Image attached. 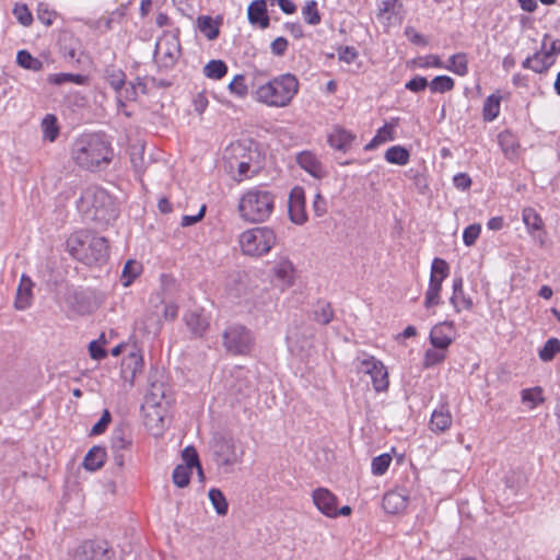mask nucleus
I'll list each match as a JSON object with an SVG mask.
<instances>
[{
	"mask_svg": "<svg viewBox=\"0 0 560 560\" xmlns=\"http://www.w3.org/2000/svg\"><path fill=\"white\" fill-rule=\"evenodd\" d=\"M501 100V95L495 93L486 98L482 107V117L485 121H492L499 116Z\"/></svg>",
	"mask_w": 560,
	"mask_h": 560,
	"instance_id": "37",
	"label": "nucleus"
},
{
	"mask_svg": "<svg viewBox=\"0 0 560 560\" xmlns=\"http://www.w3.org/2000/svg\"><path fill=\"white\" fill-rule=\"evenodd\" d=\"M392 463V456L388 453H383L372 459L371 471L374 476H383Z\"/></svg>",
	"mask_w": 560,
	"mask_h": 560,
	"instance_id": "48",
	"label": "nucleus"
},
{
	"mask_svg": "<svg viewBox=\"0 0 560 560\" xmlns=\"http://www.w3.org/2000/svg\"><path fill=\"white\" fill-rule=\"evenodd\" d=\"M32 288L33 282L30 277L23 275L21 277V281L19 288L16 290V298L14 301V306L16 310H26L31 306L32 302Z\"/></svg>",
	"mask_w": 560,
	"mask_h": 560,
	"instance_id": "28",
	"label": "nucleus"
},
{
	"mask_svg": "<svg viewBox=\"0 0 560 560\" xmlns=\"http://www.w3.org/2000/svg\"><path fill=\"white\" fill-rule=\"evenodd\" d=\"M132 445L130 428L127 424L116 427L110 436V448L113 452L129 451Z\"/></svg>",
	"mask_w": 560,
	"mask_h": 560,
	"instance_id": "24",
	"label": "nucleus"
},
{
	"mask_svg": "<svg viewBox=\"0 0 560 560\" xmlns=\"http://www.w3.org/2000/svg\"><path fill=\"white\" fill-rule=\"evenodd\" d=\"M208 497L218 515L224 516L228 514L229 503L224 493L219 488H211Z\"/></svg>",
	"mask_w": 560,
	"mask_h": 560,
	"instance_id": "42",
	"label": "nucleus"
},
{
	"mask_svg": "<svg viewBox=\"0 0 560 560\" xmlns=\"http://www.w3.org/2000/svg\"><path fill=\"white\" fill-rule=\"evenodd\" d=\"M43 138L49 142L57 140L60 133L57 117L52 114H47L42 120Z\"/></svg>",
	"mask_w": 560,
	"mask_h": 560,
	"instance_id": "36",
	"label": "nucleus"
},
{
	"mask_svg": "<svg viewBox=\"0 0 560 560\" xmlns=\"http://www.w3.org/2000/svg\"><path fill=\"white\" fill-rule=\"evenodd\" d=\"M304 21L310 25H318L322 22V15L315 0H308L302 9Z\"/></svg>",
	"mask_w": 560,
	"mask_h": 560,
	"instance_id": "45",
	"label": "nucleus"
},
{
	"mask_svg": "<svg viewBox=\"0 0 560 560\" xmlns=\"http://www.w3.org/2000/svg\"><path fill=\"white\" fill-rule=\"evenodd\" d=\"M229 90L232 94L238 97H244L248 93V86L245 84V77L236 74L229 84Z\"/></svg>",
	"mask_w": 560,
	"mask_h": 560,
	"instance_id": "54",
	"label": "nucleus"
},
{
	"mask_svg": "<svg viewBox=\"0 0 560 560\" xmlns=\"http://www.w3.org/2000/svg\"><path fill=\"white\" fill-rule=\"evenodd\" d=\"M16 63L23 69L31 71H40L43 69V62L34 57L28 50L21 49L16 54Z\"/></svg>",
	"mask_w": 560,
	"mask_h": 560,
	"instance_id": "39",
	"label": "nucleus"
},
{
	"mask_svg": "<svg viewBox=\"0 0 560 560\" xmlns=\"http://www.w3.org/2000/svg\"><path fill=\"white\" fill-rule=\"evenodd\" d=\"M72 158L80 167L94 171L110 163L113 149L104 133H83L72 144Z\"/></svg>",
	"mask_w": 560,
	"mask_h": 560,
	"instance_id": "2",
	"label": "nucleus"
},
{
	"mask_svg": "<svg viewBox=\"0 0 560 560\" xmlns=\"http://www.w3.org/2000/svg\"><path fill=\"white\" fill-rule=\"evenodd\" d=\"M266 153L258 141L248 139L231 144V156L229 167L236 170L233 176L236 182L253 178L265 168Z\"/></svg>",
	"mask_w": 560,
	"mask_h": 560,
	"instance_id": "1",
	"label": "nucleus"
},
{
	"mask_svg": "<svg viewBox=\"0 0 560 560\" xmlns=\"http://www.w3.org/2000/svg\"><path fill=\"white\" fill-rule=\"evenodd\" d=\"M105 343L106 341H101V339L92 340L89 343V353L93 360L100 361L107 357V351L104 348Z\"/></svg>",
	"mask_w": 560,
	"mask_h": 560,
	"instance_id": "59",
	"label": "nucleus"
},
{
	"mask_svg": "<svg viewBox=\"0 0 560 560\" xmlns=\"http://www.w3.org/2000/svg\"><path fill=\"white\" fill-rule=\"evenodd\" d=\"M313 503L327 517L336 518L338 498L327 488H317L312 493Z\"/></svg>",
	"mask_w": 560,
	"mask_h": 560,
	"instance_id": "15",
	"label": "nucleus"
},
{
	"mask_svg": "<svg viewBox=\"0 0 560 560\" xmlns=\"http://www.w3.org/2000/svg\"><path fill=\"white\" fill-rule=\"evenodd\" d=\"M399 117H394L390 121L377 129L376 135L382 138L383 142L395 140V128L399 126Z\"/></svg>",
	"mask_w": 560,
	"mask_h": 560,
	"instance_id": "51",
	"label": "nucleus"
},
{
	"mask_svg": "<svg viewBox=\"0 0 560 560\" xmlns=\"http://www.w3.org/2000/svg\"><path fill=\"white\" fill-rule=\"evenodd\" d=\"M275 275L278 279L282 280L287 284H292V273L294 267L289 259L280 260L273 268Z\"/></svg>",
	"mask_w": 560,
	"mask_h": 560,
	"instance_id": "46",
	"label": "nucleus"
},
{
	"mask_svg": "<svg viewBox=\"0 0 560 560\" xmlns=\"http://www.w3.org/2000/svg\"><path fill=\"white\" fill-rule=\"evenodd\" d=\"M162 322L156 314H149L143 320V331L158 335L161 331Z\"/></svg>",
	"mask_w": 560,
	"mask_h": 560,
	"instance_id": "57",
	"label": "nucleus"
},
{
	"mask_svg": "<svg viewBox=\"0 0 560 560\" xmlns=\"http://www.w3.org/2000/svg\"><path fill=\"white\" fill-rule=\"evenodd\" d=\"M429 86V81L425 77L415 75L408 82H406L405 88L413 93H419L424 91Z\"/></svg>",
	"mask_w": 560,
	"mask_h": 560,
	"instance_id": "61",
	"label": "nucleus"
},
{
	"mask_svg": "<svg viewBox=\"0 0 560 560\" xmlns=\"http://www.w3.org/2000/svg\"><path fill=\"white\" fill-rule=\"evenodd\" d=\"M523 221L529 230H540L542 221L533 208L523 210Z\"/></svg>",
	"mask_w": 560,
	"mask_h": 560,
	"instance_id": "55",
	"label": "nucleus"
},
{
	"mask_svg": "<svg viewBox=\"0 0 560 560\" xmlns=\"http://www.w3.org/2000/svg\"><path fill=\"white\" fill-rule=\"evenodd\" d=\"M298 165L316 179L325 177L326 172L315 154L310 151L300 152L296 155Z\"/></svg>",
	"mask_w": 560,
	"mask_h": 560,
	"instance_id": "21",
	"label": "nucleus"
},
{
	"mask_svg": "<svg viewBox=\"0 0 560 560\" xmlns=\"http://www.w3.org/2000/svg\"><path fill=\"white\" fill-rule=\"evenodd\" d=\"M86 81V77L80 73H68V72H60V73H52L49 74L47 78V82L52 85H63L66 83H74L78 85L84 84Z\"/></svg>",
	"mask_w": 560,
	"mask_h": 560,
	"instance_id": "35",
	"label": "nucleus"
},
{
	"mask_svg": "<svg viewBox=\"0 0 560 560\" xmlns=\"http://www.w3.org/2000/svg\"><path fill=\"white\" fill-rule=\"evenodd\" d=\"M223 347L231 355H247L255 345V337L250 329L242 324L229 325L222 334Z\"/></svg>",
	"mask_w": 560,
	"mask_h": 560,
	"instance_id": "8",
	"label": "nucleus"
},
{
	"mask_svg": "<svg viewBox=\"0 0 560 560\" xmlns=\"http://www.w3.org/2000/svg\"><path fill=\"white\" fill-rule=\"evenodd\" d=\"M67 302L69 308L81 316L94 313L102 304L101 299L92 289L74 291L69 295Z\"/></svg>",
	"mask_w": 560,
	"mask_h": 560,
	"instance_id": "10",
	"label": "nucleus"
},
{
	"mask_svg": "<svg viewBox=\"0 0 560 560\" xmlns=\"http://www.w3.org/2000/svg\"><path fill=\"white\" fill-rule=\"evenodd\" d=\"M106 457V448L101 445H94L88 451L82 465L89 471H96L104 466Z\"/></svg>",
	"mask_w": 560,
	"mask_h": 560,
	"instance_id": "27",
	"label": "nucleus"
},
{
	"mask_svg": "<svg viewBox=\"0 0 560 560\" xmlns=\"http://www.w3.org/2000/svg\"><path fill=\"white\" fill-rule=\"evenodd\" d=\"M450 266L445 259L435 257L431 265L430 276H434L435 279L443 281L448 277Z\"/></svg>",
	"mask_w": 560,
	"mask_h": 560,
	"instance_id": "50",
	"label": "nucleus"
},
{
	"mask_svg": "<svg viewBox=\"0 0 560 560\" xmlns=\"http://www.w3.org/2000/svg\"><path fill=\"white\" fill-rule=\"evenodd\" d=\"M362 371L371 376L375 392L381 393L388 389V372L382 361L370 357L361 362Z\"/></svg>",
	"mask_w": 560,
	"mask_h": 560,
	"instance_id": "12",
	"label": "nucleus"
},
{
	"mask_svg": "<svg viewBox=\"0 0 560 560\" xmlns=\"http://www.w3.org/2000/svg\"><path fill=\"white\" fill-rule=\"evenodd\" d=\"M122 373L125 374V378L128 377V373H130V380L132 381L138 372H141L143 369V358L138 352H130L121 363Z\"/></svg>",
	"mask_w": 560,
	"mask_h": 560,
	"instance_id": "30",
	"label": "nucleus"
},
{
	"mask_svg": "<svg viewBox=\"0 0 560 560\" xmlns=\"http://www.w3.org/2000/svg\"><path fill=\"white\" fill-rule=\"evenodd\" d=\"M288 214L292 223L302 225L307 221L305 210V192L300 186L291 189L288 200Z\"/></svg>",
	"mask_w": 560,
	"mask_h": 560,
	"instance_id": "14",
	"label": "nucleus"
},
{
	"mask_svg": "<svg viewBox=\"0 0 560 560\" xmlns=\"http://www.w3.org/2000/svg\"><path fill=\"white\" fill-rule=\"evenodd\" d=\"M221 23H222V16H217V19H213L210 15H199L196 21L197 28L209 40H214L219 37Z\"/></svg>",
	"mask_w": 560,
	"mask_h": 560,
	"instance_id": "26",
	"label": "nucleus"
},
{
	"mask_svg": "<svg viewBox=\"0 0 560 560\" xmlns=\"http://www.w3.org/2000/svg\"><path fill=\"white\" fill-rule=\"evenodd\" d=\"M156 375L158 371H154L149 376V397L151 401L158 407L162 406L163 401H165L166 405H170L172 401L171 388L164 382L156 380Z\"/></svg>",
	"mask_w": 560,
	"mask_h": 560,
	"instance_id": "19",
	"label": "nucleus"
},
{
	"mask_svg": "<svg viewBox=\"0 0 560 560\" xmlns=\"http://www.w3.org/2000/svg\"><path fill=\"white\" fill-rule=\"evenodd\" d=\"M77 208L85 220L97 225H107L118 217L113 197L98 186L86 187L77 201Z\"/></svg>",
	"mask_w": 560,
	"mask_h": 560,
	"instance_id": "4",
	"label": "nucleus"
},
{
	"mask_svg": "<svg viewBox=\"0 0 560 560\" xmlns=\"http://www.w3.org/2000/svg\"><path fill=\"white\" fill-rule=\"evenodd\" d=\"M560 352V340L558 338H550L546 341L544 347L539 350L538 355L541 361H551L557 353Z\"/></svg>",
	"mask_w": 560,
	"mask_h": 560,
	"instance_id": "47",
	"label": "nucleus"
},
{
	"mask_svg": "<svg viewBox=\"0 0 560 560\" xmlns=\"http://www.w3.org/2000/svg\"><path fill=\"white\" fill-rule=\"evenodd\" d=\"M334 308L328 301H318L313 310V319L320 325H328L334 318Z\"/></svg>",
	"mask_w": 560,
	"mask_h": 560,
	"instance_id": "32",
	"label": "nucleus"
},
{
	"mask_svg": "<svg viewBox=\"0 0 560 560\" xmlns=\"http://www.w3.org/2000/svg\"><path fill=\"white\" fill-rule=\"evenodd\" d=\"M455 81L453 78L442 74L434 77L431 82H429V88L432 93H446L454 89Z\"/></svg>",
	"mask_w": 560,
	"mask_h": 560,
	"instance_id": "43",
	"label": "nucleus"
},
{
	"mask_svg": "<svg viewBox=\"0 0 560 560\" xmlns=\"http://www.w3.org/2000/svg\"><path fill=\"white\" fill-rule=\"evenodd\" d=\"M442 283L443 281L435 279L434 276H430L429 287L424 299L425 308H431L432 306L439 305L441 303L440 292L442 290Z\"/></svg>",
	"mask_w": 560,
	"mask_h": 560,
	"instance_id": "34",
	"label": "nucleus"
},
{
	"mask_svg": "<svg viewBox=\"0 0 560 560\" xmlns=\"http://www.w3.org/2000/svg\"><path fill=\"white\" fill-rule=\"evenodd\" d=\"M445 351L446 350H438L433 347L427 349L423 358V368L428 369L442 363L446 358Z\"/></svg>",
	"mask_w": 560,
	"mask_h": 560,
	"instance_id": "49",
	"label": "nucleus"
},
{
	"mask_svg": "<svg viewBox=\"0 0 560 560\" xmlns=\"http://www.w3.org/2000/svg\"><path fill=\"white\" fill-rule=\"evenodd\" d=\"M228 65L221 59H212L203 67V74L208 79L221 80L228 73Z\"/></svg>",
	"mask_w": 560,
	"mask_h": 560,
	"instance_id": "38",
	"label": "nucleus"
},
{
	"mask_svg": "<svg viewBox=\"0 0 560 560\" xmlns=\"http://www.w3.org/2000/svg\"><path fill=\"white\" fill-rule=\"evenodd\" d=\"M105 79L108 82V84L114 89L115 92L120 91L124 85L126 84V74L125 72L115 67V66H108L105 69Z\"/></svg>",
	"mask_w": 560,
	"mask_h": 560,
	"instance_id": "41",
	"label": "nucleus"
},
{
	"mask_svg": "<svg viewBox=\"0 0 560 560\" xmlns=\"http://www.w3.org/2000/svg\"><path fill=\"white\" fill-rule=\"evenodd\" d=\"M503 483L505 499L510 500L527 483V477L523 470L512 469L504 475Z\"/></svg>",
	"mask_w": 560,
	"mask_h": 560,
	"instance_id": "20",
	"label": "nucleus"
},
{
	"mask_svg": "<svg viewBox=\"0 0 560 560\" xmlns=\"http://www.w3.org/2000/svg\"><path fill=\"white\" fill-rule=\"evenodd\" d=\"M354 140L355 135L339 125L334 126L327 136L328 144L335 150L342 152H347Z\"/></svg>",
	"mask_w": 560,
	"mask_h": 560,
	"instance_id": "18",
	"label": "nucleus"
},
{
	"mask_svg": "<svg viewBox=\"0 0 560 560\" xmlns=\"http://www.w3.org/2000/svg\"><path fill=\"white\" fill-rule=\"evenodd\" d=\"M481 232V226L478 223H474L465 228L463 232V242L466 246H472Z\"/></svg>",
	"mask_w": 560,
	"mask_h": 560,
	"instance_id": "58",
	"label": "nucleus"
},
{
	"mask_svg": "<svg viewBox=\"0 0 560 560\" xmlns=\"http://www.w3.org/2000/svg\"><path fill=\"white\" fill-rule=\"evenodd\" d=\"M180 46L177 44L174 49L168 48L161 58V66L164 68H173L179 55Z\"/></svg>",
	"mask_w": 560,
	"mask_h": 560,
	"instance_id": "62",
	"label": "nucleus"
},
{
	"mask_svg": "<svg viewBox=\"0 0 560 560\" xmlns=\"http://www.w3.org/2000/svg\"><path fill=\"white\" fill-rule=\"evenodd\" d=\"M114 555L107 541L85 540L74 550L72 560H114Z\"/></svg>",
	"mask_w": 560,
	"mask_h": 560,
	"instance_id": "11",
	"label": "nucleus"
},
{
	"mask_svg": "<svg viewBox=\"0 0 560 560\" xmlns=\"http://www.w3.org/2000/svg\"><path fill=\"white\" fill-rule=\"evenodd\" d=\"M444 68L453 73L464 77L468 73V61L465 52H457L450 57L448 65Z\"/></svg>",
	"mask_w": 560,
	"mask_h": 560,
	"instance_id": "40",
	"label": "nucleus"
},
{
	"mask_svg": "<svg viewBox=\"0 0 560 560\" xmlns=\"http://www.w3.org/2000/svg\"><path fill=\"white\" fill-rule=\"evenodd\" d=\"M13 14L18 22L23 26H30L33 23L32 12L24 3H16L13 9Z\"/></svg>",
	"mask_w": 560,
	"mask_h": 560,
	"instance_id": "52",
	"label": "nucleus"
},
{
	"mask_svg": "<svg viewBox=\"0 0 560 560\" xmlns=\"http://www.w3.org/2000/svg\"><path fill=\"white\" fill-rule=\"evenodd\" d=\"M69 254L88 266H101L109 257L108 241L104 236L81 230L71 234L66 242Z\"/></svg>",
	"mask_w": 560,
	"mask_h": 560,
	"instance_id": "3",
	"label": "nucleus"
},
{
	"mask_svg": "<svg viewBox=\"0 0 560 560\" xmlns=\"http://www.w3.org/2000/svg\"><path fill=\"white\" fill-rule=\"evenodd\" d=\"M558 40H552L550 48H546V40L542 42L541 51L535 52L532 56L533 71L544 72L548 70L556 61V54L560 51V47L557 46Z\"/></svg>",
	"mask_w": 560,
	"mask_h": 560,
	"instance_id": "16",
	"label": "nucleus"
},
{
	"mask_svg": "<svg viewBox=\"0 0 560 560\" xmlns=\"http://www.w3.org/2000/svg\"><path fill=\"white\" fill-rule=\"evenodd\" d=\"M213 462L218 466H233L240 460L233 436L214 433L209 442Z\"/></svg>",
	"mask_w": 560,
	"mask_h": 560,
	"instance_id": "9",
	"label": "nucleus"
},
{
	"mask_svg": "<svg viewBox=\"0 0 560 560\" xmlns=\"http://www.w3.org/2000/svg\"><path fill=\"white\" fill-rule=\"evenodd\" d=\"M409 495L398 490H392L384 494L382 506L388 514H398L408 505Z\"/></svg>",
	"mask_w": 560,
	"mask_h": 560,
	"instance_id": "23",
	"label": "nucleus"
},
{
	"mask_svg": "<svg viewBox=\"0 0 560 560\" xmlns=\"http://www.w3.org/2000/svg\"><path fill=\"white\" fill-rule=\"evenodd\" d=\"M299 92V80L292 73H283L265 83L258 84L253 97L272 107H285Z\"/></svg>",
	"mask_w": 560,
	"mask_h": 560,
	"instance_id": "5",
	"label": "nucleus"
},
{
	"mask_svg": "<svg viewBox=\"0 0 560 560\" xmlns=\"http://www.w3.org/2000/svg\"><path fill=\"white\" fill-rule=\"evenodd\" d=\"M276 196L264 186H256L244 192L238 201L240 217L249 223L267 221L275 210Z\"/></svg>",
	"mask_w": 560,
	"mask_h": 560,
	"instance_id": "6",
	"label": "nucleus"
},
{
	"mask_svg": "<svg viewBox=\"0 0 560 560\" xmlns=\"http://www.w3.org/2000/svg\"><path fill=\"white\" fill-rule=\"evenodd\" d=\"M112 421V415L108 409H104L98 421L92 427L90 435H100L104 433Z\"/></svg>",
	"mask_w": 560,
	"mask_h": 560,
	"instance_id": "60",
	"label": "nucleus"
},
{
	"mask_svg": "<svg viewBox=\"0 0 560 560\" xmlns=\"http://www.w3.org/2000/svg\"><path fill=\"white\" fill-rule=\"evenodd\" d=\"M523 402H529L530 407H536L542 399V390L540 387L526 388L522 390Z\"/></svg>",
	"mask_w": 560,
	"mask_h": 560,
	"instance_id": "56",
	"label": "nucleus"
},
{
	"mask_svg": "<svg viewBox=\"0 0 560 560\" xmlns=\"http://www.w3.org/2000/svg\"><path fill=\"white\" fill-rule=\"evenodd\" d=\"M499 143L501 145V149L505 153V155L515 154L516 152V144L513 140L512 135L510 133H500L499 135Z\"/></svg>",
	"mask_w": 560,
	"mask_h": 560,
	"instance_id": "63",
	"label": "nucleus"
},
{
	"mask_svg": "<svg viewBox=\"0 0 560 560\" xmlns=\"http://www.w3.org/2000/svg\"><path fill=\"white\" fill-rule=\"evenodd\" d=\"M460 299L465 310H471L474 306L472 300L470 296H466L463 289V278L456 277L453 280V295L450 299L451 304L454 306L455 312L459 313L460 308L458 306L457 300Z\"/></svg>",
	"mask_w": 560,
	"mask_h": 560,
	"instance_id": "29",
	"label": "nucleus"
},
{
	"mask_svg": "<svg viewBox=\"0 0 560 560\" xmlns=\"http://www.w3.org/2000/svg\"><path fill=\"white\" fill-rule=\"evenodd\" d=\"M337 51L339 59L346 63H352L359 56L358 50L352 46H340Z\"/></svg>",
	"mask_w": 560,
	"mask_h": 560,
	"instance_id": "64",
	"label": "nucleus"
},
{
	"mask_svg": "<svg viewBox=\"0 0 560 560\" xmlns=\"http://www.w3.org/2000/svg\"><path fill=\"white\" fill-rule=\"evenodd\" d=\"M276 232L269 226L249 229L240 235V246L247 256H262L276 245Z\"/></svg>",
	"mask_w": 560,
	"mask_h": 560,
	"instance_id": "7",
	"label": "nucleus"
},
{
	"mask_svg": "<svg viewBox=\"0 0 560 560\" xmlns=\"http://www.w3.org/2000/svg\"><path fill=\"white\" fill-rule=\"evenodd\" d=\"M182 458L184 460L183 465L189 467L190 469H194V467L201 464L199 454L192 445H188L182 451Z\"/></svg>",
	"mask_w": 560,
	"mask_h": 560,
	"instance_id": "53",
	"label": "nucleus"
},
{
	"mask_svg": "<svg viewBox=\"0 0 560 560\" xmlns=\"http://www.w3.org/2000/svg\"><path fill=\"white\" fill-rule=\"evenodd\" d=\"M385 160L390 164L404 166L410 160V152L406 147L393 145L386 150Z\"/></svg>",
	"mask_w": 560,
	"mask_h": 560,
	"instance_id": "31",
	"label": "nucleus"
},
{
	"mask_svg": "<svg viewBox=\"0 0 560 560\" xmlns=\"http://www.w3.org/2000/svg\"><path fill=\"white\" fill-rule=\"evenodd\" d=\"M192 469L184 465H177L172 474L173 483L178 488H185L189 485Z\"/></svg>",
	"mask_w": 560,
	"mask_h": 560,
	"instance_id": "44",
	"label": "nucleus"
},
{
	"mask_svg": "<svg viewBox=\"0 0 560 560\" xmlns=\"http://www.w3.org/2000/svg\"><path fill=\"white\" fill-rule=\"evenodd\" d=\"M247 20L250 25L266 30L270 25V16L265 0H253L247 8Z\"/></svg>",
	"mask_w": 560,
	"mask_h": 560,
	"instance_id": "17",
	"label": "nucleus"
},
{
	"mask_svg": "<svg viewBox=\"0 0 560 560\" xmlns=\"http://www.w3.org/2000/svg\"><path fill=\"white\" fill-rule=\"evenodd\" d=\"M456 336L455 324L453 320H444L434 325L430 331L429 340L433 348L438 350H447Z\"/></svg>",
	"mask_w": 560,
	"mask_h": 560,
	"instance_id": "13",
	"label": "nucleus"
},
{
	"mask_svg": "<svg viewBox=\"0 0 560 560\" xmlns=\"http://www.w3.org/2000/svg\"><path fill=\"white\" fill-rule=\"evenodd\" d=\"M452 415L447 405H442L431 415L430 429L438 433L448 430L452 425Z\"/></svg>",
	"mask_w": 560,
	"mask_h": 560,
	"instance_id": "25",
	"label": "nucleus"
},
{
	"mask_svg": "<svg viewBox=\"0 0 560 560\" xmlns=\"http://www.w3.org/2000/svg\"><path fill=\"white\" fill-rule=\"evenodd\" d=\"M184 322L194 338H202L210 327L209 319L197 311L187 312Z\"/></svg>",
	"mask_w": 560,
	"mask_h": 560,
	"instance_id": "22",
	"label": "nucleus"
},
{
	"mask_svg": "<svg viewBox=\"0 0 560 560\" xmlns=\"http://www.w3.org/2000/svg\"><path fill=\"white\" fill-rule=\"evenodd\" d=\"M141 262L135 259H128L125 262L122 268V272L120 276V281L124 287H129L142 272Z\"/></svg>",
	"mask_w": 560,
	"mask_h": 560,
	"instance_id": "33",
	"label": "nucleus"
}]
</instances>
